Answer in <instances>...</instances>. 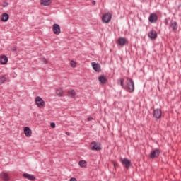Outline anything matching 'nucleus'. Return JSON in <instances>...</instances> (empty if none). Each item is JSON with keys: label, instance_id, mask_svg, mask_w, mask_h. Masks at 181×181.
I'll use <instances>...</instances> for the list:
<instances>
[{"label": "nucleus", "instance_id": "nucleus-30", "mask_svg": "<svg viewBox=\"0 0 181 181\" xmlns=\"http://www.w3.org/2000/svg\"><path fill=\"white\" fill-rule=\"evenodd\" d=\"M92 119H93V117H91L88 118V121H92Z\"/></svg>", "mask_w": 181, "mask_h": 181}, {"label": "nucleus", "instance_id": "nucleus-3", "mask_svg": "<svg viewBox=\"0 0 181 181\" xmlns=\"http://www.w3.org/2000/svg\"><path fill=\"white\" fill-rule=\"evenodd\" d=\"M35 104L38 108H42L45 105V100L40 96H37L35 98Z\"/></svg>", "mask_w": 181, "mask_h": 181}, {"label": "nucleus", "instance_id": "nucleus-11", "mask_svg": "<svg viewBox=\"0 0 181 181\" xmlns=\"http://www.w3.org/2000/svg\"><path fill=\"white\" fill-rule=\"evenodd\" d=\"M148 36L150 39H156V37H158V33H156L155 31V30H151L148 34Z\"/></svg>", "mask_w": 181, "mask_h": 181}, {"label": "nucleus", "instance_id": "nucleus-34", "mask_svg": "<svg viewBox=\"0 0 181 181\" xmlns=\"http://www.w3.org/2000/svg\"><path fill=\"white\" fill-rule=\"evenodd\" d=\"M66 134H68V135H69V133H68V132H66Z\"/></svg>", "mask_w": 181, "mask_h": 181}, {"label": "nucleus", "instance_id": "nucleus-17", "mask_svg": "<svg viewBox=\"0 0 181 181\" xmlns=\"http://www.w3.org/2000/svg\"><path fill=\"white\" fill-rule=\"evenodd\" d=\"M0 177L1 179H3V180L8 181L9 180V175L6 173H0Z\"/></svg>", "mask_w": 181, "mask_h": 181}, {"label": "nucleus", "instance_id": "nucleus-21", "mask_svg": "<svg viewBox=\"0 0 181 181\" xmlns=\"http://www.w3.org/2000/svg\"><path fill=\"white\" fill-rule=\"evenodd\" d=\"M78 165L81 168H87V161L84 160H80Z\"/></svg>", "mask_w": 181, "mask_h": 181}, {"label": "nucleus", "instance_id": "nucleus-20", "mask_svg": "<svg viewBox=\"0 0 181 181\" xmlns=\"http://www.w3.org/2000/svg\"><path fill=\"white\" fill-rule=\"evenodd\" d=\"M1 19L2 22H8V20L9 19V15L6 13H4L1 15Z\"/></svg>", "mask_w": 181, "mask_h": 181}, {"label": "nucleus", "instance_id": "nucleus-12", "mask_svg": "<svg viewBox=\"0 0 181 181\" xmlns=\"http://www.w3.org/2000/svg\"><path fill=\"white\" fill-rule=\"evenodd\" d=\"M170 27L172 28L173 32L177 30V22L171 21Z\"/></svg>", "mask_w": 181, "mask_h": 181}, {"label": "nucleus", "instance_id": "nucleus-14", "mask_svg": "<svg viewBox=\"0 0 181 181\" xmlns=\"http://www.w3.org/2000/svg\"><path fill=\"white\" fill-rule=\"evenodd\" d=\"M118 42L120 46H125L128 43V40L125 37H120L118 39Z\"/></svg>", "mask_w": 181, "mask_h": 181}, {"label": "nucleus", "instance_id": "nucleus-26", "mask_svg": "<svg viewBox=\"0 0 181 181\" xmlns=\"http://www.w3.org/2000/svg\"><path fill=\"white\" fill-rule=\"evenodd\" d=\"M119 83H120V86L121 87H122V88H124V78H120L119 79Z\"/></svg>", "mask_w": 181, "mask_h": 181}, {"label": "nucleus", "instance_id": "nucleus-19", "mask_svg": "<svg viewBox=\"0 0 181 181\" xmlns=\"http://www.w3.org/2000/svg\"><path fill=\"white\" fill-rule=\"evenodd\" d=\"M98 80L101 84H105V83L107 81V77L105 76H100L98 77Z\"/></svg>", "mask_w": 181, "mask_h": 181}, {"label": "nucleus", "instance_id": "nucleus-7", "mask_svg": "<svg viewBox=\"0 0 181 181\" xmlns=\"http://www.w3.org/2000/svg\"><path fill=\"white\" fill-rule=\"evenodd\" d=\"M122 164L126 168V169H129L131 166V160H128V158H122L121 159Z\"/></svg>", "mask_w": 181, "mask_h": 181}, {"label": "nucleus", "instance_id": "nucleus-2", "mask_svg": "<svg viewBox=\"0 0 181 181\" xmlns=\"http://www.w3.org/2000/svg\"><path fill=\"white\" fill-rule=\"evenodd\" d=\"M112 19V15L110 13L104 14L102 17V21L103 23H110Z\"/></svg>", "mask_w": 181, "mask_h": 181}, {"label": "nucleus", "instance_id": "nucleus-31", "mask_svg": "<svg viewBox=\"0 0 181 181\" xmlns=\"http://www.w3.org/2000/svg\"><path fill=\"white\" fill-rule=\"evenodd\" d=\"M92 4H93V5H95V4H96L95 1H93Z\"/></svg>", "mask_w": 181, "mask_h": 181}, {"label": "nucleus", "instance_id": "nucleus-6", "mask_svg": "<svg viewBox=\"0 0 181 181\" xmlns=\"http://www.w3.org/2000/svg\"><path fill=\"white\" fill-rule=\"evenodd\" d=\"M148 21L151 23H156V22H158V15L155 13H151L148 17Z\"/></svg>", "mask_w": 181, "mask_h": 181}, {"label": "nucleus", "instance_id": "nucleus-15", "mask_svg": "<svg viewBox=\"0 0 181 181\" xmlns=\"http://www.w3.org/2000/svg\"><path fill=\"white\" fill-rule=\"evenodd\" d=\"M23 177H25V179H28V180H35V179H36L35 175L32 174L24 173L23 174Z\"/></svg>", "mask_w": 181, "mask_h": 181}, {"label": "nucleus", "instance_id": "nucleus-9", "mask_svg": "<svg viewBox=\"0 0 181 181\" xmlns=\"http://www.w3.org/2000/svg\"><path fill=\"white\" fill-rule=\"evenodd\" d=\"M91 65H92L93 70H95V71H96L98 73H100V71H101V65H100V64L95 63V62H92Z\"/></svg>", "mask_w": 181, "mask_h": 181}, {"label": "nucleus", "instance_id": "nucleus-28", "mask_svg": "<svg viewBox=\"0 0 181 181\" xmlns=\"http://www.w3.org/2000/svg\"><path fill=\"white\" fill-rule=\"evenodd\" d=\"M51 127H52V128H56V123L52 122L51 123Z\"/></svg>", "mask_w": 181, "mask_h": 181}, {"label": "nucleus", "instance_id": "nucleus-1", "mask_svg": "<svg viewBox=\"0 0 181 181\" xmlns=\"http://www.w3.org/2000/svg\"><path fill=\"white\" fill-rule=\"evenodd\" d=\"M127 88H128L129 93H134V90H135L134 81L129 78H127Z\"/></svg>", "mask_w": 181, "mask_h": 181}, {"label": "nucleus", "instance_id": "nucleus-5", "mask_svg": "<svg viewBox=\"0 0 181 181\" xmlns=\"http://www.w3.org/2000/svg\"><path fill=\"white\" fill-rule=\"evenodd\" d=\"M153 117L156 119H160L162 117V110L160 109H156L153 110Z\"/></svg>", "mask_w": 181, "mask_h": 181}, {"label": "nucleus", "instance_id": "nucleus-27", "mask_svg": "<svg viewBox=\"0 0 181 181\" xmlns=\"http://www.w3.org/2000/svg\"><path fill=\"white\" fill-rule=\"evenodd\" d=\"M42 62L45 63V64H47V59L46 58H42Z\"/></svg>", "mask_w": 181, "mask_h": 181}, {"label": "nucleus", "instance_id": "nucleus-18", "mask_svg": "<svg viewBox=\"0 0 181 181\" xmlns=\"http://www.w3.org/2000/svg\"><path fill=\"white\" fill-rule=\"evenodd\" d=\"M52 4L51 0H40V5H42V6H49Z\"/></svg>", "mask_w": 181, "mask_h": 181}, {"label": "nucleus", "instance_id": "nucleus-22", "mask_svg": "<svg viewBox=\"0 0 181 181\" xmlns=\"http://www.w3.org/2000/svg\"><path fill=\"white\" fill-rule=\"evenodd\" d=\"M56 94L58 95V97H62L63 96V89L62 88H57L56 89Z\"/></svg>", "mask_w": 181, "mask_h": 181}, {"label": "nucleus", "instance_id": "nucleus-13", "mask_svg": "<svg viewBox=\"0 0 181 181\" xmlns=\"http://www.w3.org/2000/svg\"><path fill=\"white\" fill-rule=\"evenodd\" d=\"M24 134L27 138H29L30 136H32V130L30 128L26 127L24 128Z\"/></svg>", "mask_w": 181, "mask_h": 181}, {"label": "nucleus", "instance_id": "nucleus-10", "mask_svg": "<svg viewBox=\"0 0 181 181\" xmlns=\"http://www.w3.org/2000/svg\"><path fill=\"white\" fill-rule=\"evenodd\" d=\"M52 30L54 35H60V25L57 23H54L52 26Z\"/></svg>", "mask_w": 181, "mask_h": 181}, {"label": "nucleus", "instance_id": "nucleus-4", "mask_svg": "<svg viewBox=\"0 0 181 181\" xmlns=\"http://www.w3.org/2000/svg\"><path fill=\"white\" fill-rule=\"evenodd\" d=\"M91 146L92 151H101L102 147H101V144L100 142H95V141H93L91 143Z\"/></svg>", "mask_w": 181, "mask_h": 181}, {"label": "nucleus", "instance_id": "nucleus-8", "mask_svg": "<svg viewBox=\"0 0 181 181\" xmlns=\"http://www.w3.org/2000/svg\"><path fill=\"white\" fill-rule=\"evenodd\" d=\"M159 153H160V151H159L158 148H156L150 154L151 159H155V158H158V156H159Z\"/></svg>", "mask_w": 181, "mask_h": 181}, {"label": "nucleus", "instance_id": "nucleus-24", "mask_svg": "<svg viewBox=\"0 0 181 181\" xmlns=\"http://www.w3.org/2000/svg\"><path fill=\"white\" fill-rule=\"evenodd\" d=\"M5 81H6V77H5V76H2L0 78V84H4V83H5Z\"/></svg>", "mask_w": 181, "mask_h": 181}, {"label": "nucleus", "instance_id": "nucleus-16", "mask_svg": "<svg viewBox=\"0 0 181 181\" xmlns=\"http://www.w3.org/2000/svg\"><path fill=\"white\" fill-rule=\"evenodd\" d=\"M1 64H6L8 63V57L3 55L0 57Z\"/></svg>", "mask_w": 181, "mask_h": 181}, {"label": "nucleus", "instance_id": "nucleus-23", "mask_svg": "<svg viewBox=\"0 0 181 181\" xmlns=\"http://www.w3.org/2000/svg\"><path fill=\"white\" fill-rule=\"evenodd\" d=\"M67 93L69 96H71V98H74V97H76V91L74 90H67Z\"/></svg>", "mask_w": 181, "mask_h": 181}, {"label": "nucleus", "instance_id": "nucleus-25", "mask_svg": "<svg viewBox=\"0 0 181 181\" xmlns=\"http://www.w3.org/2000/svg\"><path fill=\"white\" fill-rule=\"evenodd\" d=\"M70 64L71 67H76V66H77V64L74 61H71Z\"/></svg>", "mask_w": 181, "mask_h": 181}, {"label": "nucleus", "instance_id": "nucleus-33", "mask_svg": "<svg viewBox=\"0 0 181 181\" xmlns=\"http://www.w3.org/2000/svg\"><path fill=\"white\" fill-rule=\"evenodd\" d=\"M13 50H16V48H13Z\"/></svg>", "mask_w": 181, "mask_h": 181}, {"label": "nucleus", "instance_id": "nucleus-29", "mask_svg": "<svg viewBox=\"0 0 181 181\" xmlns=\"http://www.w3.org/2000/svg\"><path fill=\"white\" fill-rule=\"evenodd\" d=\"M70 181H77V179H76V177H71Z\"/></svg>", "mask_w": 181, "mask_h": 181}, {"label": "nucleus", "instance_id": "nucleus-32", "mask_svg": "<svg viewBox=\"0 0 181 181\" xmlns=\"http://www.w3.org/2000/svg\"><path fill=\"white\" fill-rule=\"evenodd\" d=\"M4 6H8V3H5V4L4 5Z\"/></svg>", "mask_w": 181, "mask_h": 181}]
</instances>
